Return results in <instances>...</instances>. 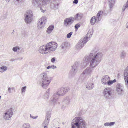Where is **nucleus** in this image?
<instances>
[{
	"label": "nucleus",
	"mask_w": 128,
	"mask_h": 128,
	"mask_svg": "<svg viewBox=\"0 0 128 128\" xmlns=\"http://www.w3.org/2000/svg\"><path fill=\"white\" fill-rule=\"evenodd\" d=\"M102 56L100 52H97L96 48L92 50L88 56H86L84 60L86 62H90L89 67L87 68L80 74L78 79L80 81L83 82L86 80L90 76L94 69L99 64Z\"/></svg>",
	"instance_id": "obj_1"
},
{
	"label": "nucleus",
	"mask_w": 128,
	"mask_h": 128,
	"mask_svg": "<svg viewBox=\"0 0 128 128\" xmlns=\"http://www.w3.org/2000/svg\"><path fill=\"white\" fill-rule=\"evenodd\" d=\"M13 112L11 109L9 110L4 114V118L6 120H9L11 118L13 114Z\"/></svg>",
	"instance_id": "obj_13"
},
{
	"label": "nucleus",
	"mask_w": 128,
	"mask_h": 128,
	"mask_svg": "<svg viewBox=\"0 0 128 128\" xmlns=\"http://www.w3.org/2000/svg\"><path fill=\"white\" fill-rule=\"evenodd\" d=\"M10 0H5V1L6 2H9Z\"/></svg>",
	"instance_id": "obj_52"
},
{
	"label": "nucleus",
	"mask_w": 128,
	"mask_h": 128,
	"mask_svg": "<svg viewBox=\"0 0 128 128\" xmlns=\"http://www.w3.org/2000/svg\"><path fill=\"white\" fill-rule=\"evenodd\" d=\"M56 68V66H55L52 65V66H48L47 68H46L47 69H49L50 68H52V69L54 68Z\"/></svg>",
	"instance_id": "obj_42"
},
{
	"label": "nucleus",
	"mask_w": 128,
	"mask_h": 128,
	"mask_svg": "<svg viewBox=\"0 0 128 128\" xmlns=\"http://www.w3.org/2000/svg\"><path fill=\"white\" fill-rule=\"evenodd\" d=\"M50 120L45 118L44 121L42 123V126L46 125V126H48Z\"/></svg>",
	"instance_id": "obj_32"
},
{
	"label": "nucleus",
	"mask_w": 128,
	"mask_h": 128,
	"mask_svg": "<svg viewBox=\"0 0 128 128\" xmlns=\"http://www.w3.org/2000/svg\"><path fill=\"white\" fill-rule=\"evenodd\" d=\"M50 90V88H48L43 96V98L46 100H47L49 98Z\"/></svg>",
	"instance_id": "obj_18"
},
{
	"label": "nucleus",
	"mask_w": 128,
	"mask_h": 128,
	"mask_svg": "<svg viewBox=\"0 0 128 128\" xmlns=\"http://www.w3.org/2000/svg\"><path fill=\"white\" fill-rule=\"evenodd\" d=\"M80 63L79 62L76 63L72 66V69L69 73V76L70 77L73 76L77 72L79 68Z\"/></svg>",
	"instance_id": "obj_7"
},
{
	"label": "nucleus",
	"mask_w": 128,
	"mask_h": 128,
	"mask_svg": "<svg viewBox=\"0 0 128 128\" xmlns=\"http://www.w3.org/2000/svg\"><path fill=\"white\" fill-rule=\"evenodd\" d=\"M40 78L41 86L44 88H46L52 80V77L49 76L46 73L43 72L40 74Z\"/></svg>",
	"instance_id": "obj_3"
},
{
	"label": "nucleus",
	"mask_w": 128,
	"mask_h": 128,
	"mask_svg": "<svg viewBox=\"0 0 128 128\" xmlns=\"http://www.w3.org/2000/svg\"><path fill=\"white\" fill-rule=\"evenodd\" d=\"M51 112L50 111H48L46 113L45 118L50 120Z\"/></svg>",
	"instance_id": "obj_30"
},
{
	"label": "nucleus",
	"mask_w": 128,
	"mask_h": 128,
	"mask_svg": "<svg viewBox=\"0 0 128 128\" xmlns=\"http://www.w3.org/2000/svg\"><path fill=\"white\" fill-rule=\"evenodd\" d=\"M54 28L53 25H50L48 28L46 30V32L48 34H50Z\"/></svg>",
	"instance_id": "obj_26"
},
{
	"label": "nucleus",
	"mask_w": 128,
	"mask_h": 128,
	"mask_svg": "<svg viewBox=\"0 0 128 128\" xmlns=\"http://www.w3.org/2000/svg\"><path fill=\"white\" fill-rule=\"evenodd\" d=\"M22 128H30V124L28 123L24 124L22 125Z\"/></svg>",
	"instance_id": "obj_37"
},
{
	"label": "nucleus",
	"mask_w": 128,
	"mask_h": 128,
	"mask_svg": "<svg viewBox=\"0 0 128 128\" xmlns=\"http://www.w3.org/2000/svg\"><path fill=\"white\" fill-rule=\"evenodd\" d=\"M97 14L102 17L103 15V12L102 10L98 12Z\"/></svg>",
	"instance_id": "obj_40"
},
{
	"label": "nucleus",
	"mask_w": 128,
	"mask_h": 128,
	"mask_svg": "<svg viewBox=\"0 0 128 128\" xmlns=\"http://www.w3.org/2000/svg\"><path fill=\"white\" fill-rule=\"evenodd\" d=\"M30 118H32L33 119H36L38 117V116H32L31 114L30 115Z\"/></svg>",
	"instance_id": "obj_47"
},
{
	"label": "nucleus",
	"mask_w": 128,
	"mask_h": 128,
	"mask_svg": "<svg viewBox=\"0 0 128 128\" xmlns=\"http://www.w3.org/2000/svg\"><path fill=\"white\" fill-rule=\"evenodd\" d=\"M116 91L118 94L121 95L124 92V87L120 83H118L116 86Z\"/></svg>",
	"instance_id": "obj_12"
},
{
	"label": "nucleus",
	"mask_w": 128,
	"mask_h": 128,
	"mask_svg": "<svg viewBox=\"0 0 128 128\" xmlns=\"http://www.w3.org/2000/svg\"><path fill=\"white\" fill-rule=\"evenodd\" d=\"M82 15L78 13L74 16V20H80L82 18Z\"/></svg>",
	"instance_id": "obj_25"
},
{
	"label": "nucleus",
	"mask_w": 128,
	"mask_h": 128,
	"mask_svg": "<svg viewBox=\"0 0 128 128\" xmlns=\"http://www.w3.org/2000/svg\"><path fill=\"white\" fill-rule=\"evenodd\" d=\"M115 0H109V7L111 8L114 5L115 3Z\"/></svg>",
	"instance_id": "obj_29"
},
{
	"label": "nucleus",
	"mask_w": 128,
	"mask_h": 128,
	"mask_svg": "<svg viewBox=\"0 0 128 128\" xmlns=\"http://www.w3.org/2000/svg\"><path fill=\"white\" fill-rule=\"evenodd\" d=\"M116 80L115 79H114L112 80H109L106 84H108V86L111 85L114 83L115 82H116Z\"/></svg>",
	"instance_id": "obj_31"
},
{
	"label": "nucleus",
	"mask_w": 128,
	"mask_h": 128,
	"mask_svg": "<svg viewBox=\"0 0 128 128\" xmlns=\"http://www.w3.org/2000/svg\"><path fill=\"white\" fill-rule=\"evenodd\" d=\"M14 88L13 87L11 88L10 87H9L8 88V91L9 93L10 94L12 93L11 90H13Z\"/></svg>",
	"instance_id": "obj_43"
},
{
	"label": "nucleus",
	"mask_w": 128,
	"mask_h": 128,
	"mask_svg": "<svg viewBox=\"0 0 128 128\" xmlns=\"http://www.w3.org/2000/svg\"><path fill=\"white\" fill-rule=\"evenodd\" d=\"M48 52H52L54 51L57 47V44L55 42H50L46 44Z\"/></svg>",
	"instance_id": "obj_6"
},
{
	"label": "nucleus",
	"mask_w": 128,
	"mask_h": 128,
	"mask_svg": "<svg viewBox=\"0 0 128 128\" xmlns=\"http://www.w3.org/2000/svg\"><path fill=\"white\" fill-rule=\"evenodd\" d=\"M20 49V48L18 46H15L12 48V50L14 52H17L19 51Z\"/></svg>",
	"instance_id": "obj_35"
},
{
	"label": "nucleus",
	"mask_w": 128,
	"mask_h": 128,
	"mask_svg": "<svg viewBox=\"0 0 128 128\" xmlns=\"http://www.w3.org/2000/svg\"><path fill=\"white\" fill-rule=\"evenodd\" d=\"M109 80H110V78L109 76L108 75L104 76L101 79V82L103 84H106Z\"/></svg>",
	"instance_id": "obj_17"
},
{
	"label": "nucleus",
	"mask_w": 128,
	"mask_h": 128,
	"mask_svg": "<svg viewBox=\"0 0 128 128\" xmlns=\"http://www.w3.org/2000/svg\"><path fill=\"white\" fill-rule=\"evenodd\" d=\"M23 59V57H20L19 58H18L16 60H22Z\"/></svg>",
	"instance_id": "obj_50"
},
{
	"label": "nucleus",
	"mask_w": 128,
	"mask_h": 128,
	"mask_svg": "<svg viewBox=\"0 0 128 128\" xmlns=\"http://www.w3.org/2000/svg\"><path fill=\"white\" fill-rule=\"evenodd\" d=\"M88 41L86 38H84L83 39H81L76 46V48L78 50L82 48L84 45V44Z\"/></svg>",
	"instance_id": "obj_11"
},
{
	"label": "nucleus",
	"mask_w": 128,
	"mask_h": 128,
	"mask_svg": "<svg viewBox=\"0 0 128 128\" xmlns=\"http://www.w3.org/2000/svg\"><path fill=\"white\" fill-rule=\"evenodd\" d=\"M68 44L67 42H65L62 43L61 45V48L64 52H65L66 50V49L68 47Z\"/></svg>",
	"instance_id": "obj_22"
},
{
	"label": "nucleus",
	"mask_w": 128,
	"mask_h": 128,
	"mask_svg": "<svg viewBox=\"0 0 128 128\" xmlns=\"http://www.w3.org/2000/svg\"><path fill=\"white\" fill-rule=\"evenodd\" d=\"M126 28H128V22L126 24Z\"/></svg>",
	"instance_id": "obj_53"
},
{
	"label": "nucleus",
	"mask_w": 128,
	"mask_h": 128,
	"mask_svg": "<svg viewBox=\"0 0 128 128\" xmlns=\"http://www.w3.org/2000/svg\"><path fill=\"white\" fill-rule=\"evenodd\" d=\"M50 0H32V3L33 6L35 7H40L44 4H46Z\"/></svg>",
	"instance_id": "obj_5"
},
{
	"label": "nucleus",
	"mask_w": 128,
	"mask_h": 128,
	"mask_svg": "<svg viewBox=\"0 0 128 128\" xmlns=\"http://www.w3.org/2000/svg\"><path fill=\"white\" fill-rule=\"evenodd\" d=\"M8 69L7 66L5 65H1L0 66V73H3L6 72Z\"/></svg>",
	"instance_id": "obj_19"
},
{
	"label": "nucleus",
	"mask_w": 128,
	"mask_h": 128,
	"mask_svg": "<svg viewBox=\"0 0 128 128\" xmlns=\"http://www.w3.org/2000/svg\"><path fill=\"white\" fill-rule=\"evenodd\" d=\"M115 123V122H106L104 124V125L106 126H113Z\"/></svg>",
	"instance_id": "obj_33"
},
{
	"label": "nucleus",
	"mask_w": 128,
	"mask_h": 128,
	"mask_svg": "<svg viewBox=\"0 0 128 128\" xmlns=\"http://www.w3.org/2000/svg\"><path fill=\"white\" fill-rule=\"evenodd\" d=\"M126 53L124 51L121 52L120 55V58L121 59H124L126 57Z\"/></svg>",
	"instance_id": "obj_34"
},
{
	"label": "nucleus",
	"mask_w": 128,
	"mask_h": 128,
	"mask_svg": "<svg viewBox=\"0 0 128 128\" xmlns=\"http://www.w3.org/2000/svg\"><path fill=\"white\" fill-rule=\"evenodd\" d=\"M124 75L125 81L128 88V66L125 69Z\"/></svg>",
	"instance_id": "obj_16"
},
{
	"label": "nucleus",
	"mask_w": 128,
	"mask_h": 128,
	"mask_svg": "<svg viewBox=\"0 0 128 128\" xmlns=\"http://www.w3.org/2000/svg\"><path fill=\"white\" fill-rule=\"evenodd\" d=\"M71 97L70 96H67L64 99V102L67 104H69L70 102Z\"/></svg>",
	"instance_id": "obj_27"
},
{
	"label": "nucleus",
	"mask_w": 128,
	"mask_h": 128,
	"mask_svg": "<svg viewBox=\"0 0 128 128\" xmlns=\"http://www.w3.org/2000/svg\"><path fill=\"white\" fill-rule=\"evenodd\" d=\"M73 32H71L67 34L66 37L67 38H70L72 35Z\"/></svg>",
	"instance_id": "obj_45"
},
{
	"label": "nucleus",
	"mask_w": 128,
	"mask_h": 128,
	"mask_svg": "<svg viewBox=\"0 0 128 128\" xmlns=\"http://www.w3.org/2000/svg\"><path fill=\"white\" fill-rule=\"evenodd\" d=\"M96 16H94L92 17L90 19V23L92 25H94V24L96 22H98L96 20Z\"/></svg>",
	"instance_id": "obj_28"
},
{
	"label": "nucleus",
	"mask_w": 128,
	"mask_h": 128,
	"mask_svg": "<svg viewBox=\"0 0 128 128\" xmlns=\"http://www.w3.org/2000/svg\"><path fill=\"white\" fill-rule=\"evenodd\" d=\"M80 26V25L79 24H76L74 26V28L76 30H77L78 28H79Z\"/></svg>",
	"instance_id": "obj_44"
},
{
	"label": "nucleus",
	"mask_w": 128,
	"mask_h": 128,
	"mask_svg": "<svg viewBox=\"0 0 128 128\" xmlns=\"http://www.w3.org/2000/svg\"><path fill=\"white\" fill-rule=\"evenodd\" d=\"M70 90V88L69 87H62L58 89L56 91V93L53 94L50 98V103L52 104H54L57 101L59 96H64Z\"/></svg>",
	"instance_id": "obj_2"
},
{
	"label": "nucleus",
	"mask_w": 128,
	"mask_h": 128,
	"mask_svg": "<svg viewBox=\"0 0 128 128\" xmlns=\"http://www.w3.org/2000/svg\"><path fill=\"white\" fill-rule=\"evenodd\" d=\"M58 128H60L59 127H58Z\"/></svg>",
	"instance_id": "obj_57"
},
{
	"label": "nucleus",
	"mask_w": 128,
	"mask_h": 128,
	"mask_svg": "<svg viewBox=\"0 0 128 128\" xmlns=\"http://www.w3.org/2000/svg\"><path fill=\"white\" fill-rule=\"evenodd\" d=\"M51 128H56L55 127H52Z\"/></svg>",
	"instance_id": "obj_56"
},
{
	"label": "nucleus",
	"mask_w": 128,
	"mask_h": 128,
	"mask_svg": "<svg viewBox=\"0 0 128 128\" xmlns=\"http://www.w3.org/2000/svg\"><path fill=\"white\" fill-rule=\"evenodd\" d=\"M46 22V18L45 17H42L39 19L38 21L37 27L38 29H42L44 26Z\"/></svg>",
	"instance_id": "obj_9"
},
{
	"label": "nucleus",
	"mask_w": 128,
	"mask_h": 128,
	"mask_svg": "<svg viewBox=\"0 0 128 128\" xmlns=\"http://www.w3.org/2000/svg\"><path fill=\"white\" fill-rule=\"evenodd\" d=\"M78 0H74L73 2V3L76 4L78 3Z\"/></svg>",
	"instance_id": "obj_49"
},
{
	"label": "nucleus",
	"mask_w": 128,
	"mask_h": 128,
	"mask_svg": "<svg viewBox=\"0 0 128 128\" xmlns=\"http://www.w3.org/2000/svg\"><path fill=\"white\" fill-rule=\"evenodd\" d=\"M14 59H11L10 60V61H12V62H13L14 61Z\"/></svg>",
	"instance_id": "obj_54"
},
{
	"label": "nucleus",
	"mask_w": 128,
	"mask_h": 128,
	"mask_svg": "<svg viewBox=\"0 0 128 128\" xmlns=\"http://www.w3.org/2000/svg\"><path fill=\"white\" fill-rule=\"evenodd\" d=\"M13 32H12V34H13V33H14V30H13Z\"/></svg>",
	"instance_id": "obj_55"
},
{
	"label": "nucleus",
	"mask_w": 128,
	"mask_h": 128,
	"mask_svg": "<svg viewBox=\"0 0 128 128\" xmlns=\"http://www.w3.org/2000/svg\"><path fill=\"white\" fill-rule=\"evenodd\" d=\"M59 4V0H53L51 4L52 8L54 10L57 9Z\"/></svg>",
	"instance_id": "obj_14"
},
{
	"label": "nucleus",
	"mask_w": 128,
	"mask_h": 128,
	"mask_svg": "<svg viewBox=\"0 0 128 128\" xmlns=\"http://www.w3.org/2000/svg\"><path fill=\"white\" fill-rule=\"evenodd\" d=\"M86 124L83 119L81 117H76L72 121V128H86Z\"/></svg>",
	"instance_id": "obj_4"
},
{
	"label": "nucleus",
	"mask_w": 128,
	"mask_h": 128,
	"mask_svg": "<svg viewBox=\"0 0 128 128\" xmlns=\"http://www.w3.org/2000/svg\"><path fill=\"white\" fill-rule=\"evenodd\" d=\"M95 18L96 20L98 22L101 20L102 17L97 14Z\"/></svg>",
	"instance_id": "obj_39"
},
{
	"label": "nucleus",
	"mask_w": 128,
	"mask_h": 128,
	"mask_svg": "<svg viewBox=\"0 0 128 128\" xmlns=\"http://www.w3.org/2000/svg\"><path fill=\"white\" fill-rule=\"evenodd\" d=\"M44 128H48V126H46V125H44Z\"/></svg>",
	"instance_id": "obj_51"
},
{
	"label": "nucleus",
	"mask_w": 128,
	"mask_h": 128,
	"mask_svg": "<svg viewBox=\"0 0 128 128\" xmlns=\"http://www.w3.org/2000/svg\"><path fill=\"white\" fill-rule=\"evenodd\" d=\"M126 8H128V0L126 3V4L124 5L122 9L123 11H124Z\"/></svg>",
	"instance_id": "obj_38"
},
{
	"label": "nucleus",
	"mask_w": 128,
	"mask_h": 128,
	"mask_svg": "<svg viewBox=\"0 0 128 128\" xmlns=\"http://www.w3.org/2000/svg\"><path fill=\"white\" fill-rule=\"evenodd\" d=\"M26 88V86H24L22 87L21 89V93H24Z\"/></svg>",
	"instance_id": "obj_41"
},
{
	"label": "nucleus",
	"mask_w": 128,
	"mask_h": 128,
	"mask_svg": "<svg viewBox=\"0 0 128 128\" xmlns=\"http://www.w3.org/2000/svg\"><path fill=\"white\" fill-rule=\"evenodd\" d=\"M94 86V84L93 83H87L86 86V88L88 90L92 89Z\"/></svg>",
	"instance_id": "obj_21"
},
{
	"label": "nucleus",
	"mask_w": 128,
	"mask_h": 128,
	"mask_svg": "<svg viewBox=\"0 0 128 128\" xmlns=\"http://www.w3.org/2000/svg\"><path fill=\"white\" fill-rule=\"evenodd\" d=\"M56 60V58L54 57L53 58H52L51 60V62L53 63H54V62Z\"/></svg>",
	"instance_id": "obj_46"
},
{
	"label": "nucleus",
	"mask_w": 128,
	"mask_h": 128,
	"mask_svg": "<svg viewBox=\"0 0 128 128\" xmlns=\"http://www.w3.org/2000/svg\"><path fill=\"white\" fill-rule=\"evenodd\" d=\"M39 52L42 54H46L48 52L46 45H43L41 46L39 49Z\"/></svg>",
	"instance_id": "obj_15"
},
{
	"label": "nucleus",
	"mask_w": 128,
	"mask_h": 128,
	"mask_svg": "<svg viewBox=\"0 0 128 128\" xmlns=\"http://www.w3.org/2000/svg\"><path fill=\"white\" fill-rule=\"evenodd\" d=\"M25 0H14V4H20L24 2Z\"/></svg>",
	"instance_id": "obj_36"
},
{
	"label": "nucleus",
	"mask_w": 128,
	"mask_h": 128,
	"mask_svg": "<svg viewBox=\"0 0 128 128\" xmlns=\"http://www.w3.org/2000/svg\"><path fill=\"white\" fill-rule=\"evenodd\" d=\"M74 20V18L72 17L66 18L64 20V25L66 27H69L73 23Z\"/></svg>",
	"instance_id": "obj_10"
},
{
	"label": "nucleus",
	"mask_w": 128,
	"mask_h": 128,
	"mask_svg": "<svg viewBox=\"0 0 128 128\" xmlns=\"http://www.w3.org/2000/svg\"><path fill=\"white\" fill-rule=\"evenodd\" d=\"M32 20V17L25 16L24 20L26 24H29L30 23Z\"/></svg>",
	"instance_id": "obj_20"
},
{
	"label": "nucleus",
	"mask_w": 128,
	"mask_h": 128,
	"mask_svg": "<svg viewBox=\"0 0 128 128\" xmlns=\"http://www.w3.org/2000/svg\"><path fill=\"white\" fill-rule=\"evenodd\" d=\"M93 32V30L92 29L90 30L87 33L86 37L84 38H86L87 40H88L90 39L89 38L91 37L92 36Z\"/></svg>",
	"instance_id": "obj_23"
},
{
	"label": "nucleus",
	"mask_w": 128,
	"mask_h": 128,
	"mask_svg": "<svg viewBox=\"0 0 128 128\" xmlns=\"http://www.w3.org/2000/svg\"><path fill=\"white\" fill-rule=\"evenodd\" d=\"M25 16L33 17L32 12L30 10H27L24 14Z\"/></svg>",
	"instance_id": "obj_24"
},
{
	"label": "nucleus",
	"mask_w": 128,
	"mask_h": 128,
	"mask_svg": "<svg viewBox=\"0 0 128 128\" xmlns=\"http://www.w3.org/2000/svg\"><path fill=\"white\" fill-rule=\"evenodd\" d=\"M103 94L105 98L106 99L110 98L112 94L111 89L109 87L105 88L103 91Z\"/></svg>",
	"instance_id": "obj_8"
},
{
	"label": "nucleus",
	"mask_w": 128,
	"mask_h": 128,
	"mask_svg": "<svg viewBox=\"0 0 128 128\" xmlns=\"http://www.w3.org/2000/svg\"><path fill=\"white\" fill-rule=\"evenodd\" d=\"M40 10L41 11V12H44L46 11V10L45 9H43L41 7H40Z\"/></svg>",
	"instance_id": "obj_48"
}]
</instances>
